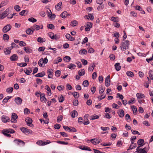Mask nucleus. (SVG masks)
<instances>
[{"instance_id": "nucleus-5", "label": "nucleus", "mask_w": 153, "mask_h": 153, "mask_svg": "<svg viewBox=\"0 0 153 153\" xmlns=\"http://www.w3.org/2000/svg\"><path fill=\"white\" fill-rule=\"evenodd\" d=\"M50 143L51 142L49 140H47L45 142H43L42 140H39L36 142V144L39 146H42Z\"/></svg>"}, {"instance_id": "nucleus-35", "label": "nucleus", "mask_w": 153, "mask_h": 153, "mask_svg": "<svg viewBox=\"0 0 153 153\" xmlns=\"http://www.w3.org/2000/svg\"><path fill=\"white\" fill-rule=\"evenodd\" d=\"M11 97L8 96L5 98L3 100L2 102L4 103H5L7 102L8 100L11 98Z\"/></svg>"}, {"instance_id": "nucleus-22", "label": "nucleus", "mask_w": 153, "mask_h": 153, "mask_svg": "<svg viewBox=\"0 0 153 153\" xmlns=\"http://www.w3.org/2000/svg\"><path fill=\"white\" fill-rule=\"evenodd\" d=\"M28 11L27 10H24L19 13V14L22 16H25L28 13Z\"/></svg>"}, {"instance_id": "nucleus-44", "label": "nucleus", "mask_w": 153, "mask_h": 153, "mask_svg": "<svg viewBox=\"0 0 153 153\" xmlns=\"http://www.w3.org/2000/svg\"><path fill=\"white\" fill-rule=\"evenodd\" d=\"M14 9L17 11L19 12L20 10V7L18 5H16L14 7Z\"/></svg>"}, {"instance_id": "nucleus-59", "label": "nucleus", "mask_w": 153, "mask_h": 153, "mask_svg": "<svg viewBox=\"0 0 153 153\" xmlns=\"http://www.w3.org/2000/svg\"><path fill=\"white\" fill-rule=\"evenodd\" d=\"M60 134L63 137H67L68 135L67 133L63 132H60Z\"/></svg>"}, {"instance_id": "nucleus-19", "label": "nucleus", "mask_w": 153, "mask_h": 153, "mask_svg": "<svg viewBox=\"0 0 153 153\" xmlns=\"http://www.w3.org/2000/svg\"><path fill=\"white\" fill-rule=\"evenodd\" d=\"M45 89L49 92H47L48 95L49 96H51V90L50 87L48 85L45 86Z\"/></svg>"}, {"instance_id": "nucleus-2", "label": "nucleus", "mask_w": 153, "mask_h": 153, "mask_svg": "<svg viewBox=\"0 0 153 153\" xmlns=\"http://www.w3.org/2000/svg\"><path fill=\"white\" fill-rule=\"evenodd\" d=\"M141 146H138L136 150L137 152L139 153H147L148 149L145 147L143 149H140V147Z\"/></svg>"}, {"instance_id": "nucleus-53", "label": "nucleus", "mask_w": 153, "mask_h": 153, "mask_svg": "<svg viewBox=\"0 0 153 153\" xmlns=\"http://www.w3.org/2000/svg\"><path fill=\"white\" fill-rule=\"evenodd\" d=\"M77 115L78 114L76 111L74 110L72 112L71 117L72 118H74L75 117V115L76 114Z\"/></svg>"}, {"instance_id": "nucleus-8", "label": "nucleus", "mask_w": 153, "mask_h": 153, "mask_svg": "<svg viewBox=\"0 0 153 153\" xmlns=\"http://www.w3.org/2000/svg\"><path fill=\"white\" fill-rule=\"evenodd\" d=\"M110 85V76L108 75L105 78V85L106 86L108 87Z\"/></svg>"}, {"instance_id": "nucleus-24", "label": "nucleus", "mask_w": 153, "mask_h": 153, "mask_svg": "<svg viewBox=\"0 0 153 153\" xmlns=\"http://www.w3.org/2000/svg\"><path fill=\"white\" fill-rule=\"evenodd\" d=\"M14 141L15 142H16L18 144V145L19 144V143H22L23 145V146H24L25 144V143L23 141L18 139L15 140Z\"/></svg>"}, {"instance_id": "nucleus-23", "label": "nucleus", "mask_w": 153, "mask_h": 153, "mask_svg": "<svg viewBox=\"0 0 153 153\" xmlns=\"http://www.w3.org/2000/svg\"><path fill=\"white\" fill-rule=\"evenodd\" d=\"M78 73L79 76L84 75L85 73V71L84 69H81L79 71Z\"/></svg>"}, {"instance_id": "nucleus-63", "label": "nucleus", "mask_w": 153, "mask_h": 153, "mask_svg": "<svg viewBox=\"0 0 153 153\" xmlns=\"http://www.w3.org/2000/svg\"><path fill=\"white\" fill-rule=\"evenodd\" d=\"M7 3L5 1H2L0 4V8L6 5Z\"/></svg>"}, {"instance_id": "nucleus-26", "label": "nucleus", "mask_w": 153, "mask_h": 153, "mask_svg": "<svg viewBox=\"0 0 153 153\" xmlns=\"http://www.w3.org/2000/svg\"><path fill=\"white\" fill-rule=\"evenodd\" d=\"M62 4V2H59L56 5L55 7L56 9L58 10H59Z\"/></svg>"}, {"instance_id": "nucleus-57", "label": "nucleus", "mask_w": 153, "mask_h": 153, "mask_svg": "<svg viewBox=\"0 0 153 153\" xmlns=\"http://www.w3.org/2000/svg\"><path fill=\"white\" fill-rule=\"evenodd\" d=\"M24 49L25 51L27 53H30V50L28 48L24 47Z\"/></svg>"}, {"instance_id": "nucleus-38", "label": "nucleus", "mask_w": 153, "mask_h": 153, "mask_svg": "<svg viewBox=\"0 0 153 153\" xmlns=\"http://www.w3.org/2000/svg\"><path fill=\"white\" fill-rule=\"evenodd\" d=\"M72 94L74 96L75 98H78L79 96V94L76 92H74L72 93Z\"/></svg>"}, {"instance_id": "nucleus-7", "label": "nucleus", "mask_w": 153, "mask_h": 153, "mask_svg": "<svg viewBox=\"0 0 153 153\" xmlns=\"http://www.w3.org/2000/svg\"><path fill=\"white\" fill-rule=\"evenodd\" d=\"M25 121L27 123V126L33 127V124H32V120L30 117H27L26 118Z\"/></svg>"}, {"instance_id": "nucleus-55", "label": "nucleus", "mask_w": 153, "mask_h": 153, "mask_svg": "<svg viewBox=\"0 0 153 153\" xmlns=\"http://www.w3.org/2000/svg\"><path fill=\"white\" fill-rule=\"evenodd\" d=\"M26 33L28 34H32V32H31V30L30 28L27 29L26 31Z\"/></svg>"}, {"instance_id": "nucleus-48", "label": "nucleus", "mask_w": 153, "mask_h": 153, "mask_svg": "<svg viewBox=\"0 0 153 153\" xmlns=\"http://www.w3.org/2000/svg\"><path fill=\"white\" fill-rule=\"evenodd\" d=\"M135 99L134 98H132L130 99L128 102V104L129 105H131L133 104V102H135Z\"/></svg>"}, {"instance_id": "nucleus-14", "label": "nucleus", "mask_w": 153, "mask_h": 153, "mask_svg": "<svg viewBox=\"0 0 153 153\" xmlns=\"http://www.w3.org/2000/svg\"><path fill=\"white\" fill-rule=\"evenodd\" d=\"M3 131H4V132L10 134H13L15 132V131L13 129L11 128L4 129L3 130Z\"/></svg>"}, {"instance_id": "nucleus-29", "label": "nucleus", "mask_w": 153, "mask_h": 153, "mask_svg": "<svg viewBox=\"0 0 153 153\" xmlns=\"http://www.w3.org/2000/svg\"><path fill=\"white\" fill-rule=\"evenodd\" d=\"M79 53L81 54L86 55L87 53V51L86 50H81L79 51Z\"/></svg>"}, {"instance_id": "nucleus-11", "label": "nucleus", "mask_w": 153, "mask_h": 153, "mask_svg": "<svg viewBox=\"0 0 153 153\" xmlns=\"http://www.w3.org/2000/svg\"><path fill=\"white\" fill-rule=\"evenodd\" d=\"M1 120L3 122L6 123L9 121L10 119L6 116L3 115L1 117Z\"/></svg>"}, {"instance_id": "nucleus-50", "label": "nucleus", "mask_w": 153, "mask_h": 153, "mask_svg": "<svg viewBox=\"0 0 153 153\" xmlns=\"http://www.w3.org/2000/svg\"><path fill=\"white\" fill-rule=\"evenodd\" d=\"M56 142L58 143L62 144L68 145V143L67 142L58 141Z\"/></svg>"}, {"instance_id": "nucleus-34", "label": "nucleus", "mask_w": 153, "mask_h": 153, "mask_svg": "<svg viewBox=\"0 0 153 153\" xmlns=\"http://www.w3.org/2000/svg\"><path fill=\"white\" fill-rule=\"evenodd\" d=\"M99 117L98 116L96 115V114H94V115H92L91 116L90 119L91 120H94L95 119H97L99 118Z\"/></svg>"}, {"instance_id": "nucleus-16", "label": "nucleus", "mask_w": 153, "mask_h": 153, "mask_svg": "<svg viewBox=\"0 0 153 153\" xmlns=\"http://www.w3.org/2000/svg\"><path fill=\"white\" fill-rule=\"evenodd\" d=\"M65 37L67 39L71 41H74L75 39L74 37L71 36V35L68 33H67L66 34Z\"/></svg>"}, {"instance_id": "nucleus-20", "label": "nucleus", "mask_w": 153, "mask_h": 153, "mask_svg": "<svg viewBox=\"0 0 153 153\" xmlns=\"http://www.w3.org/2000/svg\"><path fill=\"white\" fill-rule=\"evenodd\" d=\"M120 65V63H117L114 65L115 68L117 71H119L121 68V67Z\"/></svg>"}, {"instance_id": "nucleus-10", "label": "nucleus", "mask_w": 153, "mask_h": 153, "mask_svg": "<svg viewBox=\"0 0 153 153\" xmlns=\"http://www.w3.org/2000/svg\"><path fill=\"white\" fill-rule=\"evenodd\" d=\"M22 99L19 97H16L14 100L16 104L18 105H20L22 104Z\"/></svg>"}, {"instance_id": "nucleus-40", "label": "nucleus", "mask_w": 153, "mask_h": 153, "mask_svg": "<svg viewBox=\"0 0 153 153\" xmlns=\"http://www.w3.org/2000/svg\"><path fill=\"white\" fill-rule=\"evenodd\" d=\"M76 67V66L75 65L71 63L68 66V68L70 69H73L74 68Z\"/></svg>"}, {"instance_id": "nucleus-25", "label": "nucleus", "mask_w": 153, "mask_h": 153, "mask_svg": "<svg viewBox=\"0 0 153 153\" xmlns=\"http://www.w3.org/2000/svg\"><path fill=\"white\" fill-rule=\"evenodd\" d=\"M45 74L44 71H42V72L36 74L35 76L36 77H42L45 76Z\"/></svg>"}, {"instance_id": "nucleus-39", "label": "nucleus", "mask_w": 153, "mask_h": 153, "mask_svg": "<svg viewBox=\"0 0 153 153\" xmlns=\"http://www.w3.org/2000/svg\"><path fill=\"white\" fill-rule=\"evenodd\" d=\"M149 74L150 79L152 80L153 79V71L152 70L149 71Z\"/></svg>"}, {"instance_id": "nucleus-13", "label": "nucleus", "mask_w": 153, "mask_h": 153, "mask_svg": "<svg viewBox=\"0 0 153 153\" xmlns=\"http://www.w3.org/2000/svg\"><path fill=\"white\" fill-rule=\"evenodd\" d=\"M45 96V95L44 93H42L40 95V100L43 103H45L47 100Z\"/></svg>"}, {"instance_id": "nucleus-18", "label": "nucleus", "mask_w": 153, "mask_h": 153, "mask_svg": "<svg viewBox=\"0 0 153 153\" xmlns=\"http://www.w3.org/2000/svg\"><path fill=\"white\" fill-rule=\"evenodd\" d=\"M144 142V141L143 139H140L137 141V143L139 146H141V147L144 145L143 144Z\"/></svg>"}, {"instance_id": "nucleus-60", "label": "nucleus", "mask_w": 153, "mask_h": 153, "mask_svg": "<svg viewBox=\"0 0 153 153\" xmlns=\"http://www.w3.org/2000/svg\"><path fill=\"white\" fill-rule=\"evenodd\" d=\"M61 125L58 124H56L54 126V128L55 129H58L60 128Z\"/></svg>"}, {"instance_id": "nucleus-51", "label": "nucleus", "mask_w": 153, "mask_h": 153, "mask_svg": "<svg viewBox=\"0 0 153 153\" xmlns=\"http://www.w3.org/2000/svg\"><path fill=\"white\" fill-rule=\"evenodd\" d=\"M101 5L97 7V9L98 10H102L104 8V5L103 4H100Z\"/></svg>"}, {"instance_id": "nucleus-42", "label": "nucleus", "mask_w": 153, "mask_h": 153, "mask_svg": "<svg viewBox=\"0 0 153 153\" xmlns=\"http://www.w3.org/2000/svg\"><path fill=\"white\" fill-rule=\"evenodd\" d=\"M77 24V22L76 20L72 21L71 22V26H75Z\"/></svg>"}, {"instance_id": "nucleus-45", "label": "nucleus", "mask_w": 153, "mask_h": 153, "mask_svg": "<svg viewBox=\"0 0 153 153\" xmlns=\"http://www.w3.org/2000/svg\"><path fill=\"white\" fill-rule=\"evenodd\" d=\"M63 60L65 61L69 62L71 60V58L69 56H66L65 57Z\"/></svg>"}, {"instance_id": "nucleus-41", "label": "nucleus", "mask_w": 153, "mask_h": 153, "mask_svg": "<svg viewBox=\"0 0 153 153\" xmlns=\"http://www.w3.org/2000/svg\"><path fill=\"white\" fill-rule=\"evenodd\" d=\"M58 99L59 102H63L64 100V97L62 95H61L59 97Z\"/></svg>"}, {"instance_id": "nucleus-47", "label": "nucleus", "mask_w": 153, "mask_h": 153, "mask_svg": "<svg viewBox=\"0 0 153 153\" xmlns=\"http://www.w3.org/2000/svg\"><path fill=\"white\" fill-rule=\"evenodd\" d=\"M3 39L4 40H7L9 39V36L8 35L4 34L3 36Z\"/></svg>"}, {"instance_id": "nucleus-6", "label": "nucleus", "mask_w": 153, "mask_h": 153, "mask_svg": "<svg viewBox=\"0 0 153 153\" xmlns=\"http://www.w3.org/2000/svg\"><path fill=\"white\" fill-rule=\"evenodd\" d=\"M11 28V26L10 25H7L3 27L2 29V31L4 33H6L9 31Z\"/></svg>"}, {"instance_id": "nucleus-56", "label": "nucleus", "mask_w": 153, "mask_h": 153, "mask_svg": "<svg viewBox=\"0 0 153 153\" xmlns=\"http://www.w3.org/2000/svg\"><path fill=\"white\" fill-rule=\"evenodd\" d=\"M73 103L74 105L76 106L78 104V101L77 100H73Z\"/></svg>"}, {"instance_id": "nucleus-30", "label": "nucleus", "mask_w": 153, "mask_h": 153, "mask_svg": "<svg viewBox=\"0 0 153 153\" xmlns=\"http://www.w3.org/2000/svg\"><path fill=\"white\" fill-rule=\"evenodd\" d=\"M136 96L137 98L138 99L142 98L144 97V94H141L139 93L137 94Z\"/></svg>"}, {"instance_id": "nucleus-54", "label": "nucleus", "mask_w": 153, "mask_h": 153, "mask_svg": "<svg viewBox=\"0 0 153 153\" xmlns=\"http://www.w3.org/2000/svg\"><path fill=\"white\" fill-rule=\"evenodd\" d=\"M111 21H114L115 22H118V19L114 17H112L111 18Z\"/></svg>"}, {"instance_id": "nucleus-46", "label": "nucleus", "mask_w": 153, "mask_h": 153, "mask_svg": "<svg viewBox=\"0 0 153 153\" xmlns=\"http://www.w3.org/2000/svg\"><path fill=\"white\" fill-rule=\"evenodd\" d=\"M13 88L12 87H10L8 88L6 90V91L7 92L9 93H11L13 91Z\"/></svg>"}, {"instance_id": "nucleus-36", "label": "nucleus", "mask_w": 153, "mask_h": 153, "mask_svg": "<svg viewBox=\"0 0 153 153\" xmlns=\"http://www.w3.org/2000/svg\"><path fill=\"white\" fill-rule=\"evenodd\" d=\"M105 89L103 88L102 85H101L99 88V93L101 94L104 91Z\"/></svg>"}, {"instance_id": "nucleus-9", "label": "nucleus", "mask_w": 153, "mask_h": 153, "mask_svg": "<svg viewBox=\"0 0 153 153\" xmlns=\"http://www.w3.org/2000/svg\"><path fill=\"white\" fill-rule=\"evenodd\" d=\"M20 129L24 133H29L30 134L32 133V131L31 130L28 129L25 127L20 128Z\"/></svg>"}, {"instance_id": "nucleus-28", "label": "nucleus", "mask_w": 153, "mask_h": 153, "mask_svg": "<svg viewBox=\"0 0 153 153\" xmlns=\"http://www.w3.org/2000/svg\"><path fill=\"white\" fill-rule=\"evenodd\" d=\"M131 108L133 111V114H137V109L136 108L135 106L133 105L131 106Z\"/></svg>"}, {"instance_id": "nucleus-15", "label": "nucleus", "mask_w": 153, "mask_h": 153, "mask_svg": "<svg viewBox=\"0 0 153 153\" xmlns=\"http://www.w3.org/2000/svg\"><path fill=\"white\" fill-rule=\"evenodd\" d=\"M18 56L16 54H13L10 57V60L12 61H16L18 60Z\"/></svg>"}, {"instance_id": "nucleus-49", "label": "nucleus", "mask_w": 153, "mask_h": 153, "mask_svg": "<svg viewBox=\"0 0 153 153\" xmlns=\"http://www.w3.org/2000/svg\"><path fill=\"white\" fill-rule=\"evenodd\" d=\"M47 27L48 28L51 29H53L55 27L54 25L52 24H50L48 25Z\"/></svg>"}, {"instance_id": "nucleus-61", "label": "nucleus", "mask_w": 153, "mask_h": 153, "mask_svg": "<svg viewBox=\"0 0 153 153\" xmlns=\"http://www.w3.org/2000/svg\"><path fill=\"white\" fill-rule=\"evenodd\" d=\"M86 25L87 27L91 28L92 27L93 24L91 22H88L87 24Z\"/></svg>"}, {"instance_id": "nucleus-43", "label": "nucleus", "mask_w": 153, "mask_h": 153, "mask_svg": "<svg viewBox=\"0 0 153 153\" xmlns=\"http://www.w3.org/2000/svg\"><path fill=\"white\" fill-rule=\"evenodd\" d=\"M28 20L29 21L33 23L36 22L37 21L36 19L33 17H31L30 18H29L28 19Z\"/></svg>"}, {"instance_id": "nucleus-52", "label": "nucleus", "mask_w": 153, "mask_h": 153, "mask_svg": "<svg viewBox=\"0 0 153 153\" xmlns=\"http://www.w3.org/2000/svg\"><path fill=\"white\" fill-rule=\"evenodd\" d=\"M61 74V71L59 70H57L55 71V76L57 77H59L60 76Z\"/></svg>"}, {"instance_id": "nucleus-37", "label": "nucleus", "mask_w": 153, "mask_h": 153, "mask_svg": "<svg viewBox=\"0 0 153 153\" xmlns=\"http://www.w3.org/2000/svg\"><path fill=\"white\" fill-rule=\"evenodd\" d=\"M84 87H87L88 86L89 83L87 80H85L82 83Z\"/></svg>"}, {"instance_id": "nucleus-3", "label": "nucleus", "mask_w": 153, "mask_h": 153, "mask_svg": "<svg viewBox=\"0 0 153 153\" xmlns=\"http://www.w3.org/2000/svg\"><path fill=\"white\" fill-rule=\"evenodd\" d=\"M18 118V116L17 114L15 113H12L11 116V121L12 123H16V119Z\"/></svg>"}, {"instance_id": "nucleus-58", "label": "nucleus", "mask_w": 153, "mask_h": 153, "mask_svg": "<svg viewBox=\"0 0 153 153\" xmlns=\"http://www.w3.org/2000/svg\"><path fill=\"white\" fill-rule=\"evenodd\" d=\"M48 35L51 39H55L54 37V34L52 32L49 33Z\"/></svg>"}, {"instance_id": "nucleus-1", "label": "nucleus", "mask_w": 153, "mask_h": 153, "mask_svg": "<svg viewBox=\"0 0 153 153\" xmlns=\"http://www.w3.org/2000/svg\"><path fill=\"white\" fill-rule=\"evenodd\" d=\"M130 42L128 40H126L121 43L120 48L122 51H125L129 49Z\"/></svg>"}, {"instance_id": "nucleus-4", "label": "nucleus", "mask_w": 153, "mask_h": 153, "mask_svg": "<svg viewBox=\"0 0 153 153\" xmlns=\"http://www.w3.org/2000/svg\"><path fill=\"white\" fill-rule=\"evenodd\" d=\"M90 141L94 145L98 144L99 143L101 142L102 141L101 139H98L97 138L91 139L90 140Z\"/></svg>"}, {"instance_id": "nucleus-32", "label": "nucleus", "mask_w": 153, "mask_h": 153, "mask_svg": "<svg viewBox=\"0 0 153 153\" xmlns=\"http://www.w3.org/2000/svg\"><path fill=\"white\" fill-rule=\"evenodd\" d=\"M4 52L5 54L6 55L9 54L11 53L10 50H9L7 48L4 49Z\"/></svg>"}, {"instance_id": "nucleus-17", "label": "nucleus", "mask_w": 153, "mask_h": 153, "mask_svg": "<svg viewBox=\"0 0 153 153\" xmlns=\"http://www.w3.org/2000/svg\"><path fill=\"white\" fill-rule=\"evenodd\" d=\"M117 113L120 117L122 118L124 117V112L123 109H120L119 110Z\"/></svg>"}, {"instance_id": "nucleus-27", "label": "nucleus", "mask_w": 153, "mask_h": 153, "mask_svg": "<svg viewBox=\"0 0 153 153\" xmlns=\"http://www.w3.org/2000/svg\"><path fill=\"white\" fill-rule=\"evenodd\" d=\"M67 12L65 11L62 12L60 15L61 17L64 19L67 16Z\"/></svg>"}, {"instance_id": "nucleus-62", "label": "nucleus", "mask_w": 153, "mask_h": 153, "mask_svg": "<svg viewBox=\"0 0 153 153\" xmlns=\"http://www.w3.org/2000/svg\"><path fill=\"white\" fill-rule=\"evenodd\" d=\"M105 95H101L100 96L98 97V99L99 100H102L105 98Z\"/></svg>"}, {"instance_id": "nucleus-33", "label": "nucleus", "mask_w": 153, "mask_h": 153, "mask_svg": "<svg viewBox=\"0 0 153 153\" xmlns=\"http://www.w3.org/2000/svg\"><path fill=\"white\" fill-rule=\"evenodd\" d=\"M137 146L136 143H134L133 144H131L129 148L127 150V151L129 150L130 149H132L135 148Z\"/></svg>"}, {"instance_id": "nucleus-64", "label": "nucleus", "mask_w": 153, "mask_h": 153, "mask_svg": "<svg viewBox=\"0 0 153 153\" xmlns=\"http://www.w3.org/2000/svg\"><path fill=\"white\" fill-rule=\"evenodd\" d=\"M112 107L114 108L118 109L119 108V106L116 104L114 103L112 105Z\"/></svg>"}, {"instance_id": "nucleus-21", "label": "nucleus", "mask_w": 153, "mask_h": 153, "mask_svg": "<svg viewBox=\"0 0 153 153\" xmlns=\"http://www.w3.org/2000/svg\"><path fill=\"white\" fill-rule=\"evenodd\" d=\"M96 66L95 63H93L92 64V66H90L88 68V71L92 72L94 68Z\"/></svg>"}, {"instance_id": "nucleus-12", "label": "nucleus", "mask_w": 153, "mask_h": 153, "mask_svg": "<svg viewBox=\"0 0 153 153\" xmlns=\"http://www.w3.org/2000/svg\"><path fill=\"white\" fill-rule=\"evenodd\" d=\"M9 10L8 9H7L2 14V15L1 16H0V18L1 19H4V18L8 14Z\"/></svg>"}, {"instance_id": "nucleus-31", "label": "nucleus", "mask_w": 153, "mask_h": 153, "mask_svg": "<svg viewBox=\"0 0 153 153\" xmlns=\"http://www.w3.org/2000/svg\"><path fill=\"white\" fill-rule=\"evenodd\" d=\"M126 74L128 76L131 77H133L134 76V73L130 71L127 72Z\"/></svg>"}]
</instances>
